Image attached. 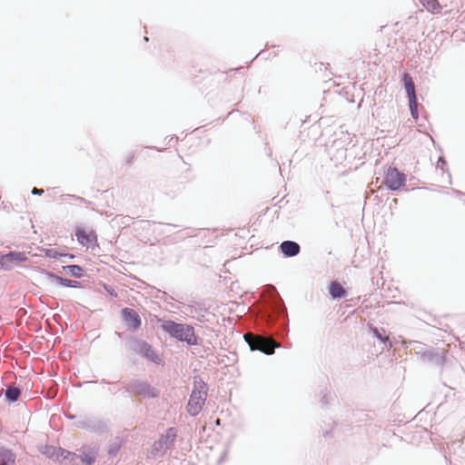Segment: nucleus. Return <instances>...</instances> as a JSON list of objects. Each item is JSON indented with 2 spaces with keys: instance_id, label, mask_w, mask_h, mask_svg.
Wrapping results in <instances>:
<instances>
[{
  "instance_id": "nucleus-1",
  "label": "nucleus",
  "mask_w": 465,
  "mask_h": 465,
  "mask_svg": "<svg viewBox=\"0 0 465 465\" xmlns=\"http://www.w3.org/2000/svg\"><path fill=\"white\" fill-rule=\"evenodd\" d=\"M162 329L171 336L179 341H185L189 345H197L198 338L195 335L193 326L188 324L177 323L173 321H162Z\"/></svg>"
},
{
  "instance_id": "nucleus-2",
  "label": "nucleus",
  "mask_w": 465,
  "mask_h": 465,
  "mask_svg": "<svg viewBox=\"0 0 465 465\" xmlns=\"http://www.w3.org/2000/svg\"><path fill=\"white\" fill-rule=\"evenodd\" d=\"M206 397V384L204 382L196 383L187 404V411L190 415L196 416L201 412L205 404Z\"/></svg>"
},
{
  "instance_id": "nucleus-3",
  "label": "nucleus",
  "mask_w": 465,
  "mask_h": 465,
  "mask_svg": "<svg viewBox=\"0 0 465 465\" xmlns=\"http://www.w3.org/2000/svg\"><path fill=\"white\" fill-rule=\"evenodd\" d=\"M244 339L252 350H258L266 354H272L274 349L280 346L272 338L253 335L252 333L245 334Z\"/></svg>"
},
{
  "instance_id": "nucleus-4",
  "label": "nucleus",
  "mask_w": 465,
  "mask_h": 465,
  "mask_svg": "<svg viewBox=\"0 0 465 465\" xmlns=\"http://www.w3.org/2000/svg\"><path fill=\"white\" fill-rule=\"evenodd\" d=\"M406 183V175L401 173L397 168L390 167L384 177V183L391 190H398L404 186Z\"/></svg>"
},
{
  "instance_id": "nucleus-5",
  "label": "nucleus",
  "mask_w": 465,
  "mask_h": 465,
  "mask_svg": "<svg viewBox=\"0 0 465 465\" xmlns=\"http://www.w3.org/2000/svg\"><path fill=\"white\" fill-rule=\"evenodd\" d=\"M75 236L79 243L90 247L96 244L97 235L93 230L79 228L76 230Z\"/></svg>"
},
{
  "instance_id": "nucleus-6",
  "label": "nucleus",
  "mask_w": 465,
  "mask_h": 465,
  "mask_svg": "<svg viewBox=\"0 0 465 465\" xmlns=\"http://www.w3.org/2000/svg\"><path fill=\"white\" fill-rule=\"evenodd\" d=\"M27 257L24 252H10L7 254L0 256L2 269H10L15 262H25Z\"/></svg>"
},
{
  "instance_id": "nucleus-7",
  "label": "nucleus",
  "mask_w": 465,
  "mask_h": 465,
  "mask_svg": "<svg viewBox=\"0 0 465 465\" xmlns=\"http://www.w3.org/2000/svg\"><path fill=\"white\" fill-rule=\"evenodd\" d=\"M122 316L128 325L133 330H136L141 326V319L138 313L130 308H124L122 310Z\"/></svg>"
},
{
  "instance_id": "nucleus-8",
  "label": "nucleus",
  "mask_w": 465,
  "mask_h": 465,
  "mask_svg": "<svg viewBox=\"0 0 465 465\" xmlns=\"http://www.w3.org/2000/svg\"><path fill=\"white\" fill-rule=\"evenodd\" d=\"M177 436L176 430L174 428H170L167 430L164 435H162L160 440L155 442V448L158 449H168L174 441Z\"/></svg>"
},
{
  "instance_id": "nucleus-9",
  "label": "nucleus",
  "mask_w": 465,
  "mask_h": 465,
  "mask_svg": "<svg viewBox=\"0 0 465 465\" xmlns=\"http://www.w3.org/2000/svg\"><path fill=\"white\" fill-rule=\"evenodd\" d=\"M280 248L282 253L288 257L297 255L301 250L300 245L297 242L292 241H285L282 242Z\"/></svg>"
},
{
  "instance_id": "nucleus-10",
  "label": "nucleus",
  "mask_w": 465,
  "mask_h": 465,
  "mask_svg": "<svg viewBox=\"0 0 465 465\" xmlns=\"http://www.w3.org/2000/svg\"><path fill=\"white\" fill-rule=\"evenodd\" d=\"M402 80L404 83V86L406 89L408 98L411 99V98L416 97L415 85H414V82H413L411 74L408 73H404L403 76H402Z\"/></svg>"
},
{
  "instance_id": "nucleus-11",
  "label": "nucleus",
  "mask_w": 465,
  "mask_h": 465,
  "mask_svg": "<svg viewBox=\"0 0 465 465\" xmlns=\"http://www.w3.org/2000/svg\"><path fill=\"white\" fill-rule=\"evenodd\" d=\"M329 292L333 299H338L343 297L346 291L340 282H332L329 287Z\"/></svg>"
},
{
  "instance_id": "nucleus-12",
  "label": "nucleus",
  "mask_w": 465,
  "mask_h": 465,
  "mask_svg": "<svg viewBox=\"0 0 465 465\" xmlns=\"http://www.w3.org/2000/svg\"><path fill=\"white\" fill-rule=\"evenodd\" d=\"M420 4L430 13H440L441 6L437 0H420Z\"/></svg>"
},
{
  "instance_id": "nucleus-13",
  "label": "nucleus",
  "mask_w": 465,
  "mask_h": 465,
  "mask_svg": "<svg viewBox=\"0 0 465 465\" xmlns=\"http://www.w3.org/2000/svg\"><path fill=\"white\" fill-rule=\"evenodd\" d=\"M15 462V455L8 450L0 449V465H12Z\"/></svg>"
},
{
  "instance_id": "nucleus-14",
  "label": "nucleus",
  "mask_w": 465,
  "mask_h": 465,
  "mask_svg": "<svg viewBox=\"0 0 465 465\" xmlns=\"http://www.w3.org/2000/svg\"><path fill=\"white\" fill-rule=\"evenodd\" d=\"M54 454L59 460H69L70 461H74V459L78 458L75 453L70 452L66 450L59 448L55 450Z\"/></svg>"
},
{
  "instance_id": "nucleus-15",
  "label": "nucleus",
  "mask_w": 465,
  "mask_h": 465,
  "mask_svg": "<svg viewBox=\"0 0 465 465\" xmlns=\"http://www.w3.org/2000/svg\"><path fill=\"white\" fill-rule=\"evenodd\" d=\"M21 391L18 388L9 387L5 391V397L9 401H15L19 399Z\"/></svg>"
},
{
  "instance_id": "nucleus-16",
  "label": "nucleus",
  "mask_w": 465,
  "mask_h": 465,
  "mask_svg": "<svg viewBox=\"0 0 465 465\" xmlns=\"http://www.w3.org/2000/svg\"><path fill=\"white\" fill-rule=\"evenodd\" d=\"M79 458L84 465H92L95 460V454L94 452L84 453Z\"/></svg>"
},
{
  "instance_id": "nucleus-17",
  "label": "nucleus",
  "mask_w": 465,
  "mask_h": 465,
  "mask_svg": "<svg viewBox=\"0 0 465 465\" xmlns=\"http://www.w3.org/2000/svg\"><path fill=\"white\" fill-rule=\"evenodd\" d=\"M409 104H410V109H411V115L413 116V118L417 119L418 118V103H417V97H414V98H411L409 99Z\"/></svg>"
},
{
  "instance_id": "nucleus-18",
  "label": "nucleus",
  "mask_w": 465,
  "mask_h": 465,
  "mask_svg": "<svg viewBox=\"0 0 465 465\" xmlns=\"http://www.w3.org/2000/svg\"><path fill=\"white\" fill-rule=\"evenodd\" d=\"M67 269L69 272L74 276L80 277L82 275L83 270L78 265H69L67 266Z\"/></svg>"
},
{
  "instance_id": "nucleus-19",
  "label": "nucleus",
  "mask_w": 465,
  "mask_h": 465,
  "mask_svg": "<svg viewBox=\"0 0 465 465\" xmlns=\"http://www.w3.org/2000/svg\"><path fill=\"white\" fill-rule=\"evenodd\" d=\"M372 332L381 341L386 342L389 341V337L381 335L377 328H372Z\"/></svg>"
},
{
  "instance_id": "nucleus-20",
  "label": "nucleus",
  "mask_w": 465,
  "mask_h": 465,
  "mask_svg": "<svg viewBox=\"0 0 465 465\" xmlns=\"http://www.w3.org/2000/svg\"><path fill=\"white\" fill-rule=\"evenodd\" d=\"M52 277H54L59 283H61L64 286H72L73 281H71V280L64 279L61 277L54 276V275Z\"/></svg>"
},
{
  "instance_id": "nucleus-21",
  "label": "nucleus",
  "mask_w": 465,
  "mask_h": 465,
  "mask_svg": "<svg viewBox=\"0 0 465 465\" xmlns=\"http://www.w3.org/2000/svg\"><path fill=\"white\" fill-rule=\"evenodd\" d=\"M143 347L145 349V355L147 357H153V351L151 346L148 344H144Z\"/></svg>"
},
{
  "instance_id": "nucleus-22",
  "label": "nucleus",
  "mask_w": 465,
  "mask_h": 465,
  "mask_svg": "<svg viewBox=\"0 0 465 465\" xmlns=\"http://www.w3.org/2000/svg\"><path fill=\"white\" fill-rule=\"evenodd\" d=\"M45 254L48 256V257H53V258H55L58 256V253L56 251L54 250H46L45 251Z\"/></svg>"
},
{
  "instance_id": "nucleus-23",
  "label": "nucleus",
  "mask_w": 465,
  "mask_h": 465,
  "mask_svg": "<svg viewBox=\"0 0 465 465\" xmlns=\"http://www.w3.org/2000/svg\"><path fill=\"white\" fill-rule=\"evenodd\" d=\"M44 193V190L43 189H37V188H34L32 190V193L33 194H38V195H41L42 193Z\"/></svg>"
}]
</instances>
